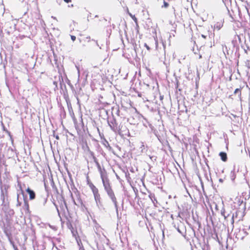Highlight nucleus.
Returning a JSON list of instances; mask_svg holds the SVG:
<instances>
[{
    "label": "nucleus",
    "instance_id": "1",
    "mask_svg": "<svg viewBox=\"0 0 250 250\" xmlns=\"http://www.w3.org/2000/svg\"><path fill=\"white\" fill-rule=\"evenodd\" d=\"M94 162L95 163L98 171L100 174L101 178L102 181L103 185L104 187V189L107 193L108 196L110 199L112 203H113L115 208L116 209V213L118 214V206L117 201V198L114 194V192L112 188L111 184L109 182V180L107 176L106 171L104 167L103 168L99 163L98 162V159L95 160Z\"/></svg>",
    "mask_w": 250,
    "mask_h": 250
},
{
    "label": "nucleus",
    "instance_id": "2",
    "mask_svg": "<svg viewBox=\"0 0 250 250\" xmlns=\"http://www.w3.org/2000/svg\"><path fill=\"white\" fill-rule=\"evenodd\" d=\"M72 190H73L74 195L71 193V196L72 200H73L74 203L78 206H82L83 202L81 199L80 195L78 190L75 188Z\"/></svg>",
    "mask_w": 250,
    "mask_h": 250
},
{
    "label": "nucleus",
    "instance_id": "3",
    "mask_svg": "<svg viewBox=\"0 0 250 250\" xmlns=\"http://www.w3.org/2000/svg\"><path fill=\"white\" fill-rule=\"evenodd\" d=\"M94 195V199L96 203L97 206L100 209H104V205L102 202L101 195L99 192V190H97L93 192Z\"/></svg>",
    "mask_w": 250,
    "mask_h": 250
},
{
    "label": "nucleus",
    "instance_id": "4",
    "mask_svg": "<svg viewBox=\"0 0 250 250\" xmlns=\"http://www.w3.org/2000/svg\"><path fill=\"white\" fill-rule=\"evenodd\" d=\"M108 124L110 126L111 130L114 132H116L119 130V127L116 120L113 116L112 118H110L107 121Z\"/></svg>",
    "mask_w": 250,
    "mask_h": 250
},
{
    "label": "nucleus",
    "instance_id": "5",
    "mask_svg": "<svg viewBox=\"0 0 250 250\" xmlns=\"http://www.w3.org/2000/svg\"><path fill=\"white\" fill-rule=\"evenodd\" d=\"M174 227L180 233L183 235L185 238L187 239L186 236L184 235V233L186 232V229L183 223L181 222L178 224L177 226L175 225Z\"/></svg>",
    "mask_w": 250,
    "mask_h": 250
},
{
    "label": "nucleus",
    "instance_id": "6",
    "mask_svg": "<svg viewBox=\"0 0 250 250\" xmlns=\"http://www.w3.org/2000/svg\"><path fill=\"white\" fill-rule=\"evenodd\" d=\"M191 250H209L208 246L205 244H201L195 246L194 247H191Z\"/></svg>",
    "mask_w": 250,
    "mask_h": 250
},
{
    "label": "nucleus",
    "instance_id": "7",
    "mask_svg": "<svg viewBox=\"0 0 250 250\" xmlns=\"http://www.w3.org/2000/svg\"><path fill=\"white\" fill-rule=\"evenodd\" d=\"M4 210L6 216L7 218H11L14 214V211L13 209L9 208L6 205H4V208H3Z\"/></svg>",
    "mask_w": 250,
    "mask_h": 250
},
{
    "label": "nucleus",
    "instance_id": "8",
    "mask_svg": "<svg viewBox=\"0 0 250 250\" xmlns=\"http://www.w3.org/2000/svg\"><path fill=\"white\" fill-rule=\"evenodd\" d=\"M26 191L29 195V199L33 200L36 198V193L34 190L31 189L29 187L26 189Z\"/></svg>",
    "mask_w": 250,
    "mask_h": 250
},
{
    "label": "nucleus",
    "instance_id": "9",
    "mask_svg": "<svg viewBox=\"0 0 250 250\" xmlns=\"http://www.w3.org/2000/svg\"><path fill=\"white\" fill-rule=\"evenodd\" d=\"M21 193L23 195V199H24V205L23 208L26 209L27 211H29V204L27 200L24 197V192L21 189Z\"/></svg>",
    "mask_w": 250,
    "mask_h": 250
},
{
    "label": "nucleus",
    "instance_id": "10",
    "mask_svg": "<svg viewBox=\"0 0 250 250\" xmlns=\"http://www.w3.org/2000/svg\"><path fill=\"white\" fill-rule=\"evenodd\" d=\"M219 155L220 156L221 160L223 162H226L227 161L228 157L226 152H221L219 153Z\"/></svg>",
    "mask_w": 250,
    "mask_h": 250
},
{
    "label": "nucleus",
    "instance_id": "11",
    "mask_svg": "<svg viewBox=\"0 0 250 250\" xmlns=\"http://www.w3.org/2000/svg\"><path fill=\"white\" fill-rule=\"evenodd\" d=\"M86 148L87 151L89 152L90 155L91 156V157L93 160V161H95V160H97V159L95 156L94 152L90 150L89 146H88V145L86 144Z\"/></svg>",
    "mask_w": 250,
    "mask_h": 250
},
{
    "label": "nucleus",
    "instance_id": "12",
    "mask_svg": "<svg viewBox=\"0 0 250 250\" xmlns=\"http://www.w3.org/2000/svg\"><path fill=\"white\" fill-rule=\"evenodd\" d=\"M59 81H60V87L61 88L62 90L63 89V87H66V86H65V83H64L63 82V79H62V75H59Z\"/></svg>",
    "mask_w": 250,
    "mask_h": 250
},
{
    "label": "nucleus",
    "instance_id": "13",
    "mask_svg": "<svg viewBox=\"0 0 250 250\" xmlns=\"http://www.w3.org/2000/svg\"><path fill=\"white\" fill-rule=\"evenodd\" d=\"M241 89H242V87H240L239 88H236L234 92V94H235V95L238 94V97L240 101H241V99H242Z\"/></svg>",
    "mask_w": 250,
    "mask_h": 250
},
{
    "label": "nucleus",
    "instance_id": "14",
    "mask_svg": "<svg viewBox=\"0 0 250 250\" xmlns=\"http://www.w3.org/2000/svg\"><path fill=\"white\" fill-rule=\"evenodd\" d=\"M230 177L232 181H234L236 178V171L235 170V168H234L230 172Z\"/></svg>",
    "mask_w": 250,
    "mask_h": 250
},
{
    "label": "nucleus",
    "instance_id": "15",
    "mask_svg": "<svg viewBox=\"0 0 250 250\" xmlns=\"http://www.w3.org/2000/svg\"><path fill=\"white\" fill-rule=\"evenodd\" d=\"M103 144L108 150H111L112 147L110 146L109 144L106 140H104L103 142Z\"/></svg>",
    "mask_w": 250,
    "mask_h": 250
},
{
    "label": "nucleus",
    "instance_id": "16",
    "mask_svg": "<svg viewBox=\"0 0 250 250\" xmlns=\"http://www.w3.org/2000/svg\"><path fill=\"white\" fill-rule=\"evenodd\" d=\"M2 125L3 130L8 135V136L10 138V139L12 140V141H13L12 136L11 134V133L6 128V127H5V126L3 124H2Z\"/></svg>",
    "mask_w": 250,
    "mask_h": 250
},
{
    "label": "nucleus",
    "instance_id": "17",
    "mask_svg": "<svg viewBox=\"0 0 250 250\" xmlns=\"http://www.w3.org/2000/svg\"><path fill=\"white\" fill-rule=\"evenodd\" d=\"M226 7L228 8V6L231 5L232 0H222Z\"/></svg>",
    "mask_w": 250,
    "mask_h": 250
},
{
    "label": "nucleus",
    "instance_id": "18",
    "mask_svg": "<svg viewBox=\"0 0 250 250\" xmlns=\"http://www.w3.org/2000/svg\"><path fill=\"white\" fill-rule=\"evenodd\" d=\"M128 14L130 16V17L132 19V20L134 21L135 22L136 26H138V20H137V19L135 17V15H133L132 14H131L129 12H128Z\"/></svg>",
    "mask_w": 250,
    "mask_h": 250
},
{
    "label": "nucleus",
    "instance_id": "19",
    "mask_svg": "<svg viewBox=\"0 0 250 250\" xmlns=\"http://www.w3.org/2000/svg\"><path fill=\"white\" fill-rule=\"evenodd\" d=\"M223 26V23L220 22H217L216 24H214V28L217 29V30H220L221 27Z\"/></svg>",
    "mask_w": 250,
    "mask_h": 250
},
{
    "label": "nucleus",
    "instance_id": "20",
    "mask_svg": "<svg viewBox=\"0 0 250 250\" xmlns=\"http://www.w3.org/2000/svg\"><path fill=\"white\" fill-rule=\"evenodd\" d=\"M0 199L2 201V204L4 206V205H6L5 203V196L4 194V192L3 190H1V194H0Z\"/></svg>",
    "mask_w": 250,
    "mask_h": 250
},
{
    "label": "nucleus",
    "instance_id": "21",
    "mask_svg": "<svg viewBox=\"0 0 250 250\" xmlns=\"http://www.w3.org/2000/svg\"><path fill=\"white\" fill-rule=\"evenodd\" d=\"M89 186L91 189L92 192L98 190V189L92 183L89 184Z\"/></svg>",
    "mask_w": 250,
    "mask_h": 250
},
{
    "label": "nucleus",
    "instance_id": "22",
    "mask_svg": "<svg viewBox=\"0 0 250 250\" xmlns=\"http://www.w3.org/2000/svg\"><path fill=\"white\" fill-rule=\"evenodd\" d=\"M10 244L12 246L14 250H19L17 247L15 245V243L13 241V240H10L9 241Z\"/></svg>",
    "mask_w": 250,
    "mask_h": 250
},
{
    "label": "nucleus",
    "instance_id": "23",
    "mask_svg": "<svg viewBox=\"0 0 250 250\" xmlns=\"http://www.w3.org/2000/svg\"><path fill=\"white\" fill-rule=\"evenodd\" d=\"M4 232L6 235L7 236L9 241H10V240H12L11 234L10 233L8 232L6 230H4Z\"/></svg>",
    "mask_w": 250,
    "mask_h": 250
},
{
    "label": "nucleus",
    "instance_id": "24",
    "mask_svg": "<svg viewBox=\"0 0 250 250\" xmlns=\"http://www.w3.org/2000/svg\"><path fill=\"white\" fill-rule=\"evenodd\" d=\"M232 44H233V47H236V49H238L239 48V47L237 44V41L235 39H234V38L232 41Z\"/></svg>",
    "mask_w": 250,
    "mask_h": 250
},
{
    "label": "nucleus",
    "instance_id": "25",
    "mask_svg": "<svg viewBox=\"0 0 250 250\" xmlns=\"http://www.w3.org/2000/svg\"><path fill=\"white\" fill-rule=\"evenodd\" d=\"M21 205V202L19 201V194H17V207H20Z\"/></svg>",
    "mask_w": 250,
    "mask_h": 250
},
{
    "label": "nucleus",
    "instance_id": "26",
    "mask_svg": "<svg viewBox=\"0 0 250 250\" xmlns=\"http://www.w3.org/2000/svg\"><path fill=\"white\" fill-rule=\"evenodd\" d=\"M221 213L224 217V218L225 219L229 216V214L227 216L226 215L225 210L224 208L221 210Z\"/></svg>",
    "mask_w": 250,
    "mask_h": 250
},
{
    "label": "nucleus",
    "instance_id": "27",
    "mask_svg": "<svg viewBox=\"0 0 250 250\" xmlns=\"http://www.w3.org/2000/svg\"><path fill=\"white\" fill-rule=\"evenodd\" d=\"M168 3L166 1L164 0V5L162 6V7L167 8L168 6Z\"/></svg>",
    "mask_w": 250,
    "mask_h": 250
},
{
    "label": "nucleus",
    "instance_id": "28",
    "mask_svg": "<svg viewBox=\"0 0 250 250\" xmlns=\"http://www.w3.org/2000/svg\"><path fill=\"white\" fill-rule=\"evenodd\" d=\"M234 38V39H235L236 41H237V39H238L240 42H241V38L239 35H235Z\"/></svg>",
    "mask_w": 250,
    "mask_h": 250
},
{
    "label": "nucleus",
    "instance_id": "29",
    "mask_svg": "<svg viewBox=\"0 0 250 250\" xmlns=\"http://www.w3.org/2000/svg\"><path fill=\"white\" fill-rule=\"evenodd\" d=\"M244 51L246 54H248V50H250V47L246 45V49L244 48Z\"/></svg>",
    "mask_w": 250,
    "mask_h": 250
},
{
    "label": "nucleus",
    "instance_id": "30",
    "mask_svg": "<svg viewBox=\"0 0 250 250\" xmlns=\"http://www.w3.org/2000/svg\"><path fill=\"white\" fill-rule=\"evenodd\" d=\"M2 28H3L0 25V36L1 37H3V36Z\"/></svg>",
    "mask_w": 250,
    "mask_h": 250
},
{
    "label": "nucleus",
    "instance_id": "31",
    "mask_svg": "<svg viewBox=\"0 0 250 250\" xmlns=\"http://www.w3.org/2000/svg\"><path fill=\"white\" fill-rule=\"evenodd\" d=\"M47 198H43V206H44L46 203L47 201Z\"/></svg>",
    "mask_w": 250,
    "mask_h": 250
},
{
    "label": "nucleus",
    "instance_id": "32",
    "mask_svg": "<svg viewBox=\"0 0 250 250\" xmlns=\"http://www.w3.org/2000/svg\"><path fill=\"white\" fill-rule=\"evenodd\" d=\"M71 39L73 41H75L76 40V37L75 36L71 35Z\"/></svg>",
    "mask_w": 250,
    "mask_h": 250
},
{
    "label": "nucleus",
    "instance_id": "33",
    "mask_svg": "<svg viewBox=\"0 0 250 250\" xmlns=\"http://www.w3.org/2000/svg\"><path fill=\"white\" fill-rule=\"evenodd\" d=\"M145 46L146 48V49L148 50H149L150 49V48L147 45L146 43H145Z\"/></svg>",
    "mask_w": 250,
    "mask_h": 250
},
{
    "label": "nucleus",
    "instance_id": "34",
    "mask_svg": "<svg viewBox=\"0 0 250 250\" xmlns=\"http://www.w3.org/2000/svg\"><path fill=\"white\" fill-rule=\"evenodd\" d=\"M54 137H55V138H56V139H57V140H59L60 138H59V135H54Z\"/></svg>",
    "mask_w": 250,
    "mask_h": 250
},
{
    "label": "nucleus",
    "instance_id": "35",
    "mask_svg": "<svg viewBox=\"0 0 250 250\" xmlns=\"http://www.w3.org/2000/svg\"><path fill=\"white\" fill-rule=\"evenodd\" d=\"M53 84L56 86V87L57 88V82L56 81L53 82Z\"/></svg>",
    "mask_w": 250,
    "mask_h": 250
},
{
    "label": "nucleus",
    "instance_id": "36",
    "mask_svg": "<svg viewBox=\"0 0 250 250\" xmlns=\"http://www.w3.org/2000/svg\"><path fill=\"white\" fill-rule=\"evenodd\" d=\"M54 205H55V206H56V208H57V211H58V212L59 215H60L59 210V209H58V207H57V206L55 203H54Z\"/></svg>",
    "mask_w": 250,
    "mask_h": 250
},
{
    "label": "nucleus",
    "instance_id": "37",
    "mask_svg": "<svg viewBox=\"0 0 250 250\" xmlns=\"http://www.w3.org/2000/svg\"><path fill=\"white\" fill-rule=\"evenodd\" d=\"M119 112H120V110L119 109H118L117 110V112H116V114L118 115V116H119Z\"/></svg>",
    "mask_w": 250,
    "mask_h": 250
},
{
    "label": "nucleus",
    "instance_id": "38",
    "mask_svg": "<svg viewBox=\"0 0 250 250\" xmlns=\"http://www.w3.org/2000/svg\"><path fill=\"white\" fill-rule=\"evenodd\" d=\"M234 223V220H233V215L231 217V223L233 224Z\"/></svg>",
    "mask_w": 250,
    "mask_h": 250
},
{
    "label": "nucleus",
    "instance_id": "39",
    "mask_svg": "<svg viewBox=\"0 0 250 250\" xmlns=\"http://www.w3.org/2000/svg\"><path fill=\"white\" fill-rule=\"evenodd\" d=\"M64 1L66 3H68L71 1V0H64Z\"/></svg>",
    "mask_w": 250,
    "mask_h": 250
},
{
    "label": "nucleus",
    "instance_id": "40",
    "mask_svg": "<svg viewBox=\"0 0 250 250\" xmlns=\"http://www.w3.org/2000/svg\"><path fill=\"white\" fill-rule=\"evenodd\" d=\"M149 197H150V198H151V200H152V201H153L152 198V197H153L154 198V195H149Z\"/></svg>",
    "mask_w": 250,
    "mask_h": 250
},
{
    "label": "nucleus",
    "instance_id": "41",
    "mask_svg": "<svg viewBox=\"0 0 250 250\" xmlns=\"http://www.w3.org/2000/svg\"><path fill=\"white\" fill-rule=\"evenodd\" d=\"M219 181L221 183H223V180L222 179H219Z\"/></svg>",
    "mask_w": 250,
    "mask_h": 250
},
{
    "label": "nucleus",
    "instance_id": "42",
    "mask_svg": "<svg viewBox=\"0 0 250 250\" xmlns=\"http://www.w3.org/2000/svg\"><path fill=\"white\" fill-rule=\"evenodd\" d=\"M101 151H102V152H101V154H102V155H104V154H105L104 153L102 149H101Z\"/></svg>",
    "mask_w": 250,
    "mask_h": 250
},
{
    "label": "nucleus",
    "instance_id": "43",
    "mask_svg": "<svg viewBox=\"0 0 250 250\" xmlns=\"http://www.w3.org/2000/svg\"><path fill=\"white\" fill-rule=\"evenodd\" d=\"M202 37L205 39L206 38V36H205L204 35H202Z\"/></svg>",
    "mask_w": 250,
    "mask_h": 250
},
{
    "label": "nucleus",
    "instance_id": "44",
    "mask_svg": "<svg viewBox=\"0 0 250 250\" xmlns=\"http://www.w3.org/2000/svg\"><path fill=\"white\" fill-rule=\"evenodd\" d=\"M199 59H201L202 58V55H199Z\"/></svg>",
    "mask_w": 250,
    "mask_h": 250
},
{
    "label": "nucleus",
    "instance_id": "45",
    "mask_svg": "<svg viewBox=\"0 0 250 250\" xmlns=\"http://www.w3.org/2000/svg\"><path fill=\"white\" fill-rule=\"evenodd\" d=\"M130 171H131V172H134V171H133V168H132L131 169H130Z\"/></svg>",
    "mask_w": 250,
    "mask_h": 250
},
{
    "label": "nucleus",
    "instance_id": "46",
    "mask_svg": "<svg viewBox=\"0 0 250 250\" xmlns=\"http://www.w3.org/2000/svg\"><path fill=\"white\" fill-rule=\"evenodd\" d=\"M96 44H97V46H99V44H98L97 42L96 41Z\"/></svg>",
    "mask_w": 250,
    "mask_h": 250
},
{
    "label": "nucleus",
    "instance_id": "47",
    "mask_svg": "<svg viewBox=\"0 0 250 250\" xmlns=\"http://www.w3.org/2000/svg\"><path fill=\"white\" fill-rule=\"evenodd\" d=\"M52 18L54 19H56V18L55 17H52Z\"/></svg>",
    "mask_w": 250,
    "mask_h": 250
},
{
    "label": "nucleus",
    "instance_id": "48",
    "mask_svg": "<svg viewBox=\"0 0 250 250\" xmlns=\"http://www.w3.org/2000/svg\"><path fill=\"white\" fill-rule=\"evenodd\" d=\"M95 17H96V18H97V17H98V15H96V16H95Z\"/></svg>",
    "mask_w": 250,
    "mask_h": 250
},
{
    "label": "nucleus",
    "instance_id": "49",
    "mask_svg": "<svg viewBox=\"0 0 250 250\" xmlns=\"http://www.w3.org/2000/svg\"><path fill=\"white\" fill-rule=\"evenodd\" d=\"M87 39H90V37H87Z\"/></svg>",
    "mask_w": 250,
    "mask_h": 250
},
{
    "label": "nucleus",
    "instance_id": "50",
    "mask_svg": "<svg viewBox=\"0 0 250 250\" xmlns=\"http://www.w3.org/2000/svg\"><path fill=\"white\" fill-rule=\"evenodd\" d=\"M97 130H98V131H99V129L98 128H97Z\"/></svg>",
    "mask_w": 250,
    "mask_h": 250
}]
</instances>
